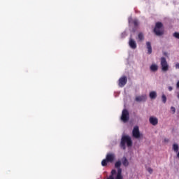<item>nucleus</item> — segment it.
Masks as SVG:
<instances>
[{
	"label": "nucleus",
	"mask_w": 179,
	"mask_h": 179,
	"mask_svg": "<svg viewBox=\"0 0 179 179\" xmlns=\"http://www.w3.org/2000/svg\"><path fill=\"white\" fill-rule=\"evenodd\" d=\"M132 136L133 138H135L136 139H141V138H143V134H141L139 131V127L137 126L134 127L132 131Z\"/></svg>",
	"instance_id": "nucleus-5"
},
{
	"label": "nucleus",
	"mask_w": 179,
	"mask_h": 179,
	"mask_svg": "<svg viewBox=\"0 0 179 179\" xmlns=\"http://www.w3.org/2000/svg\"><path fill=\"white\" fill-rule=\"evenodd\" d=\"M168 89H169V92H171V90H173V87L170 86L168 87Z\"/></svg>",
	"instance_id": "nucleus-26"
},
{
	"label": "nucleus",
	"mask_w": 179,
	"mask_h": 179,
	"mask_svg": "<svg viewBox=\"0 0 179 179\" xmlns=\"http://www.w3.org/2000/svg\"><path fill=\"white\" fill-rule=\"evenodd\" d=\"M162 103H164V104H166L167 101V97L164 95V94H163L162 96Z\"/></svg>",
	"instance_id": "nucleus-19"
},
{
	"label": "nucleus",
	"mask_w": 179,
	"mask_h": 179,
	"mask_svg": "<svg viewBox=\"0 0 179 179\" xmlns=\"http://www.w3.org/2000/svg\"><path fill=\"white\" fill-rule=\"evenodd\" d=\"M121 161H117L115 163V168L117 169L113 170V176H115V179H124L122 176V169H121Z\"/></svg>",
	"instance_id": "nucleus-2"
},
{
	"label": "nucleus",
	"mask_w": 179,
	"mask_h": 179,
	"mask_svg": "<svg viewBox=\"0 0 179 179\" xmlns=\"http://www.w3.org/2000/svg\"><path fill=\"white\" fill-rule=\"evenodd\" d=\"M163 27V24L162 22H157L155 24V29H162Z\"/></svg>",
	"instance_id": "nucleus-18"
},
{
	"label": "nucleus",
	"mask_w": 179,
	"mask_h": 179,
	"mask_svg": "<svg viewBox=\"0 0 179 179\" xmlns=\"http://www.w3.org/2000/svg\"><path fill=\"white\" fill-rule=\"evenodd\" d=\"M147 171H148L150 174H152L153 173V169L152 168H148Z\"/></svg>",
	"instance_id": "nucleus-21"
},
{
	"label": "nucleus",
	"mask_w": 179,
	"mask_h": 179,
	"mask_svg": "<svg viewBox=\"0 0 179 179\" xmlns=\"http://www.w3.org/2000/svg\"><path fill=\"white\" fill-rule=\"evenodd\" d=\"M126 36H127V32L126 31H124L122 34V37H126Z\"/></svg>",
	"instance_id": "nucleus-25"
},
{
	"label": "nucleus",
	"mask_w": 179,
	"mask_h": 179,
	"mask_svg": "<svg viewBox=\"0 0 179 179\" xmlns=\"http://www.w3.org/2000/svg\"><path fill=\"white\" fill-rule=\"evenodd\" d=\"M146 46L148 49V54L150 55V54H152V43L150 42H146Z\"/></svg>",
	"instance_id": "nucleus-12"
},
{
	"label": "nucleus",
	"mask_w": 179,
	"mask_h": 179,
	"mask_svg": "<svg viewBox=\"0 0 179 179\" xmlns=\"http://www.w3.org/2000/svg\"><path fill=\"white\" fill-rule=\"evenodd\" d=\"M150 69V71H152V72H156L157 69H159V66H157V64H152Z\"/></svg>",
	"instance_id": "nucleus-14"
},
{
	"label": "nucleus",
	"mask_w": 179,
	"mask_h": 179,
	"mask_svg": "<svg viewBox=\"0 0 179 179\" xmlns=\"http://www.w3.org/2000/svg\"><path fill=\"white\" fill-rule=\"evenodd\" d=\"M127 82H128V78H127V76H124L122 77H121L119 79V87H124V86H125V85H127Z\"/></svg>",
	"instance_id": "nucleus-7"
},
{
	"label": "nucleus",
	"mask_w": 179,
	"mask_h": 179,
	"mask_svg": "<svg viewBox=\"0 0 179 179\" xmlns=\"http://www.w3.org/2000/svg\"><path fill=\"white\" fill-rule=\"evenodd\" d=\"M114 179V178H113Z\"/></svg>",
	"instance_id": "nucleus-30"
},
{
	"label": "nucleus",
	"mask_w": 179,
	"mask_h": 179,
	"mask_svg": "<svg viewBox=\"0 0 179 179\" xmlns=\"http://www.w3.org/2000/svg\"><path fill=\"white\" fill-rule=\"evenodd\" d=\"M120 120L124 124H127L129 121V112L127 109H124L122 112Z\"/></svg>",
	"instance_id": "nucleus-3"
},
{
	"label": "nucleus",
	"mask_w": 179,
	"mask_h": 179,
	"mask_svg": "<svg viewBox=\"0 0 179 179\" xmlns=\"http://www.w3.org/2000/svg\"><path fill=\"white\" fill-rule=\"evenodd\" d=\"M122 163L124 167H128V166H129V162H128V159L125 157H123Z\"/></svg>",
	"instance_id": "nucleus-13"
},
{
	"label": "nucleus",
	"mask_w": 179,
	"mask_h": 179,
	"mask_svg": "<svg viewBox=\"0 0 179 179\" xmlns=\"http://www.w3.org/2000/svg\"><path fill=\"white\" fill-rule=\"evenodd\" d=\"M178 144L175 143L173 145V150H174V152H176L177 153V152H178Z\"/></svg>",
	"instance_id": "nucleus-17"
},
{
	"label": "nucleus",
	"mask_w": 179,
	"mask_h": 179,
	"mask_svg": "<svg viewBox=\"0 0 179 179\" xmlns=\"http://www.w3.org/2000/svg\"><path fill=\"white\" fill-rule=\"evenodd\" d=\"M147 99H148V96H146V94H143L141 96H136L135 100L136 101L141 103V101H146Z\"/></svg>",
	"instance_id": "nucleus-10"
},
{
	"label": "nucleus",
	"mask_w": 179,
	"mask_h": 179,
	"mask_svg": "<svg viewBox=\"0 0 179 179\" xmlns=\"http://www.w3.org/2000/svg\"><path fill=\"white\" fill-rule=\"evenodd\" d=\"M150 97L152 99H156V97H157V93L156 92V91H152L150 92Z\"/></svg>",
	"instance_id": "nucleus-15"
},
{
	"label": "nucleus",
	"mask_w": 179,
	"mask_h": 179,
	"mask_svg": "<svg viewBox=\"0 0 179 179\" xmlns=\"http://www.w3.org/2000/svg\"><path fill=\"white\" fill-rule=\"evenodd\" d=\"M129 47L132 49V50H136V41H135V40L132 39V38H129Z\"/></svg>",
	"instance_id": "nucleus-8"
},
{
	"label": "nucleus",
	"mask_w": 179,
	"mask_h": 179,
	"mask_svg": "<svg viewBox=\"0 0 179 179\" xmlns=\"http://www.w3.org/2000/svg\"><path fill=\"white\" fill-rule=\"evenodd\" d=\"M149 121L151 125L156 126L157 124H159V119H157L156 117H150L149 118Z\"/></svg>",
	"instance_id": "nucleus-9"
},
{
	"label": "nucleus",
	"mask_w": 179,
	"mask_h": 179,
	"mask_svg": "<svg viewBox=\"0 0 179 179\" xmlns=\"http://www.w3.org/2000/svg\"><path fill=\"white\" fill-rule=\"evenodd\" d=\"M134 26H138V20H134Z\"/></svg>",
	"instance_id": "nucleus-24"
},
{
	"label": "nucleus",
	"mask_w": 179,
	"mask_h": 179,
	"mask_svg": "<svg viewBox=\"0 0 179 179\" xmlns=\"http://www.w3.org/2000/svg\"><path fill=\"white\" fill-rule=\"evenodd\" d=\"M154 33L156 34V36H163V34H164L163 29L159 28H155Z\"/></svg>",
	"instance_id": "nucleus-11"
},
{
	"label": "nucleus",
	"mask_w": 179,
	"mask_h": 179,
	"mask_svg": "<svg viewBox=\"0 0 179 179\" xmlns=\"http://www.w3.org/2000/svg\"><path fill=\"white\" fill-rule=\"evenodd\" d=\"M106 179H113V170H111L110 175Z\"/></svg>",
	"instance_id": "nucleus-22"
},
{
	"label": "nucleus",
	"mask_w": 179,
	"mask_h": 179,
	"mask_svg": "<svg viewBox=\"0 0 179 179\" xmlns=\"http://www.w3.org/2000/svg\"><path fill=\"white\" fill-rule=\"evenodd\" d=\"M176 68L178 69H179V63H178V64H176Z\"/></svg>",
	"instance_id": "nucleus-27"
},
{
	"label": "nucleus",
	"mask_w": 179,
	"mask_h": 179,
	"mask_svg": "<svg viewBox=\"0 0 179 179\" xmlns=\"http://www.w3.org/2000/svg\"><path fill=\"white\" fill-rule=\"evenodd\" d=\"M173 37H175V38H178L179 40V32H174Z\"/></svg>",
	"instance_id": "nucleus-20"
},
{
	"label": "nucleus",
	"mask_w": 179,
	"mask_h": 179,
	"mask_svg": "<svg viewBox=\"0 0 179 179\" xmlns=\"http://www.w3.org/2000/svg\"><path fill=\"white\" fill-rule=\"evenodd\" d=\"M161 68L162 72H167L169 71V64L167 60H166V57L161 58Z\"/></svg>",
	"instance_id": "nucleus-6"
},
{
	"label": "nucleus",
	"mask_w": 179,
	"mask_h": 179,
	"mask_svg": "<svg viewBox=\"0 0 179 179\" xmlns=\"http://www.w3.org/2000/svg\"><path fill=\"white\" fill-rule=\"evenodd\" d=\"M164 141H165V142H169V140L165 138V139H164Z\"/></svg>",
	"instance_id": "nucleus-29"
},
{
	"label": "nucleus",
	"mask_w": 179,
	"mask_h": 179,
	"mask_svg": "<svg viewBox=\"0 0 179 179\" xmlns=\"http://www.w3.org/2000/svg\"><path fill=\"white\" fill-rule=\"evenodd\" d=\"M132 145L134 143L132 141V138L128 135H123L121 138L120 148L122 149V150H126L127 147L129 148H132Z\"/></svg>",
	"instance_id": "nucleus-1"
},
{
	"label": "nucleus",
	"mask_w": 179,
	"mask_h": 179,
	"mask_svg": "<svg viewBox=\"0 0 179 179\" xmlns=\"http://www.w3.org/2000/svg\"><path fill=\"white\" fill-rule=\"evenodd\" d=\"M132 20V18L129 17V23H131V21Z\"/></svg>",
	"instance_id": "nucleus-28"
},
{
	"label": "nucleus",
	"mask_w": 179,
	"mask_h": 179,
	"mask_svg": "<svg viewBox=\"0 0 179 179\" xmlns=\"http://www.w3.org/2000/svg\"><path fill=\"white\" fill-rule=\"evenodd\" d=\"M138 40L140 41H143L145 40V36L143 33H139L138 35Z\"/></svg>",
	"instance_id": "nucleus-16"
},
{
	"label": "nucleus",
	"mask_w": 179,
	"mask_h": 179,
	"mask_svg": "<svg viewBox=\"0 0 179 179\" xmlns=\"http://www.w3.org/2000/svg\"><path fill=\"white\" fill-rule=\"evenodd\" d=\"M171 111L173 112V114L176 113V108H175L174 106H172V107L171 108Z\"/></svg>",
	"instance_id": "nucleus-23"
},
{
	"label": "nucleus",
	"mask_w": 179,
	"mask_h": 179,
	"mask_svg": "<svg viewBox=\"0 0 179 179\" xmlns=\"http://www.w3.org/2000/svg\"><path fill=\"white\" fill-rule=\"evenodd\" d=\"M108 163H113V153H108L106 155V159L101 162V166L106 167Z\"/></svg>",
	"instance_id": "nucleus-4"
}]
</instances>
